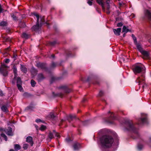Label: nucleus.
Listing matches in <instances>:
<instances>
[{"label":"nucleus","mask_w":151,"mask_h":151,"mask_svg":"<svg viewBox=\"0 0 151 151\" xmlns=\"http://www.w3.org/2000/svg\"><path fill=\"white\" fill-rule=\"evenodd\" d=\"M130 31L125 26L123 27L122 29V32L125 33H127L128 32Z\"/></svg>","instance_id":"nucleus-22"},{"label":"nucleus","mask_w":151,"mask_h":151,"mask_svg":"<svg viewBox=\"0 0 151 151\" xmlns=\"http://www.w3.org/2000/svg\"><path fill=\"white\" fill-rule=\"evenodd\" d=\"M44 21L43 19V18H41V22H40V24L41 25L43 24Z\"/></svg>","instance_id":"nucleus-46"},{"label":"nucleus","mask_w":151,"mask_h":151,"mask_svg":"<svg viewBox=\"0 0 151 151\" xmlns=\"http://www.w3.org/2000/svg\"><path fill=\"white\" fill-rule=\"evenodd\" d=\"M87 3L90 6H91L92 5V2L89 0L88 1Z\"/></svg>","instance_id":"nucleus-43"},{"label":"nucleus","mask_w":151,"mask_h":151,"mask_svg":"<svg viewBox=\"0 0 151 151\" xmlns=\"http://www.w3.org/2000/svg\"><path fill=\"white\" fill-rule=\"evenodd\" d=\"M51 57L54 58V55L53 54L51 56Z\"/></svg>","instance_id":"nucleus-57"},{"label":"nucleus","mask_w":151,"mask_h":151,"mask_svg":"<svg viewBox=\"0 0 151 151\" xmlns=\"http://www.w3.org/2000/svg\"><path fill=\"white\" fill-rule=\"evenodd\" d=\"M35 121L36 122L38 123L41 121V120L40 119H38L36 120Z\"/></svg>","instance_id":"nucleus-47"},{"label":"nucleus","mask_w":151,"mask_h":151,"mask_svg":"<svg viewBox=\"0 0 151 151\" xmlns=\"http://www.w3.org/2000/svg\"><path fill=\"white\" fill-rule=\"evenodd\" d=\"M125 130L131 131L137 136H139L138 129L134 126L132 121H131L127 122L126 124V127Z\"/></svg>","instance_id":"nucleus-2"},{"label":"nucleus","mask_w":151,"mask_h":151,"mask_svg":"<svg viewBox=\"0 0 151 151\" xmlns=\"http://www.w3.org/2000/svg\"><path fill=\"white\" fill-rule=\"evenodd\" d=\"M20 69L24 73H26L27 72V69L23 65H21Z\"/></svg>","instance_id":"nucleus-17"},{"label":"nucleus","mask_w":151,"mask_h":151,"mask_svg":"<svg viewBox=\"0 0 151 151\" xmlns=\"http://www.w3.org/2000/svg\"><path fill=\"white\" fill-rule=\"evenodd\" d=\"M31 83L32 86V87H34L35 86L36 84V83L34 80H32L31 81Z\"/></svg>","instance_id":"nucleus-31"},{"label":"nucleus","mask_w":151,"mask_h":151,"mask_svg":"<svg viewBox=\"0 0 151 151\" xmlns=\"http://www.w3.org/2000/svg\"><path fill=\"white\" fill-rule=\"evenodd\" d=\"M141 52L143 55L144 58H146L149 57V54L148 52L143 50Z\"/></svg>","instance_id":"nucleus-16"},{"label":"nucleus","mask_w":151,"mask_h":151,"mask_svg":"<svg viewBox=\"0 0 151 151\" xmlns=\"http://www.w3.org/2000/svg\"><path fill=\"white\" fill-rule=\"evenodd\" d=\"M143 148V146L141 145H139L137 146V149L139 151H140Z\"/></svg>","instance_id":"nucleus-27"},{"label":"nucleus","mask_w":151,"mask_h":151,"mask_svg":"<svg viewBox=\"0 0 151 151\" xmlns=\"http://www.w3.org/2000/svg\"><path fill=\"white\" fill-rule=\"evenodd\" d=\"M76 117V116L75 115L70 114L69 115V117L67 118V119L70 121V119L72 120L73 118H75Z\"/></svg>","instance_id":"nucleus-24"},{"label":"nucleus","mask_w":151,"mask_h":151,"mask_svg":"<svg viewBox=\"0 0 151 151\" xmlns=\"http://www.w3.org/2000/svg\"><path fill=\"white\" fill-rule=\"evenodd\" d=\"M22 37L25 38L27 39L28 38V35L25 33H24L22 34Z\"/></svg>","instance_id":"nucleus-37"},{"label":"nucleus","mask_w":151,"mask_h":151,"mask_svg":"<svg viewBox=\"0 0 151 151\" xmlns=\"http://www.w3.org/2000/svg\"><path fill=\"white\" fill-rule=\"evenodd\" d=\"M106 4H107V8L108 9H110V6L109 5V4L110 2V0H106Z\"/></svg>","instance_id":"nucleus-33"},{"label":"nucleus","mask_w":151,"mask_h":151,"mask_svg":"<svg viewBox=\"0 0 151 151\" xmlns=\"http://www.w3.org/2000/svg\"><path fill=\"white\" fill-rule=\"evenodd\" d=\"M63 88H65V91L66 93H69L70 91V89L67 87H64Z\"/></svg>","instance_id":"nucleus-28"},{"label":"nucleus","mask_w":151,"mask_h":151,"mask_svg":"<svg viewBox=\"0 0 151 151\" xmlns=\"http://www.w3.org/2000/svg\"><path fill=\"white\" fill-rule=\"evenodd\" d=\"M32 138L31 137L29 136L26 139V141L28 142L31 143V145L32 146L33 145V143L32 141Z\"/></svg>","instance_id":"nucleus-18"},{"label":"nucleus","mask_w":151,"mask_h":151,"mask_svg":"<svg viewBox=\"0 0 151 151\" xmlns=\"http://www.w3.org/2000/svg\"><path fill=\"white\" fill-rule=\"evenodd\" d=\"M55 135L58 137H59V134L56 133L55 131H53V132H50L48 135V137L50 139H52L54 138V136Z\"/></svg>","instance_id":"nucleus-10"},{"label":"nucleus","mask_w":151,"mask_h":151,"mask_svg":"<svg viewBox=\"0 0 151 151\" xmlns=\"http://www.w3.org/2000/svg\"><path fill=\"white\" fill-rule=\"evenodd\" d=\"M107 9L108 10V11L106 12V13L108 14H109L110 13V12L109 10V9Z\"/></svg>","instance_id":"nucleus-53"},{"label":"nucleus","mask_w":151,"mask_h":151,"mask_svg":"<svg viewBox=\"0 0 151 151\" xmlns=\"http://www.w3.org/2000/svg\"><path fill=\"white\" fill-rule=\"evenodd\" d=\"M139 123H145L147 122V119L146 115L144 114H141V117L139 119Z\"/></svg>","instance_id":"nucleus-7"},{"label":"nucleus","mask_w":151,"mask_h":151,"mask_svg":"<svg viewBox=\"0 0 151 151\" xmlns=\"http://www.w3.org/2000/svg\"><path fill=\"white\" fill-rule=\"evenodd\" d=\"M126 33H125V32H124V33L123 34V37H125V35H126V34H126Z\"/></svg>","instance_id":"nucleus-56"},{"label":"nucleus","mask_w":151,"mask_h":151,"mask_svg":"<svg viewBox=\"0 0 151 151\" xmlns=\"http://www.w3.org/2000/svg\"><path fill=\"white\" fill-rule=\"evenodd\" d=\"M14 148L16 151H17L21 149V147L19 145L16 144L14 145Z\"/></svg>","instance_id":"nucleus-23"},{"label":"nucleus","mask_w":151,"mask_h":151,"mask_svg":"<svg viewBox=\"0 0 151 151\" xmlns=\"http://www.w3.org/2000/svg\"><path fill=\"white\" fill-rule=\"evenodd\" d=\"M4 131L8 135L12 136L13 135L12 128L10 127H9L7 129H5Z\"/></svg>","instance_id":"nucleus-11"},{"label":"nucleus","mask_w":151,"mask_h":151,"mask_svg":"<svg viewBox=\"0 0 151 151\" xmlns=\"http://www.w3.org/2000/svg\"><path fill=\"white\" fill-rule=\"evenodd\" d=\"M70 139L69 138H67L65 139V140L67 142H68L70 141Z\"/></svg>","instance_id":"nucleus-52"},{"label":"nucleus","mask_w":151,"mask_h":151,"mask_svg":"<svg viewBox=\"0 0 151 151\" xmlns=\"http://www.w3.org/2000/svg\"><path fill=\"white\" fill-rule=\"evenodd\" d=\"M86 101V99H83V102H84V101Z\"/></svg>","instance_id":"nucleus-60"},{"label":"nucleus","mask_w":151,"mask_h":151,"mask_svg":"<svg viewBox=\"0 0 151 151\" xmlns=\"http://www.w3.org/2000/svg\"><path fill=\"white\" fill-rule=\"evenodd\" d=\"M25 24L24 25V26H21V27H25Z\"/></svg>","instance_id":"nucleus-61"},{"label":"nucleus","mask_w":151,"mask_h":151,"mask_svg":"<svg viewBox=\"0 0 151 151\" xmlns=\"http://www.w3.org/2000/svg\"><path fill=\"white\" fill-rule=\"evenodd\" d=\"M45 78V77L42 73L39 74L37 77V80L38 82H40Z\"/></svg>","instance_id":"nucleus-15"},{"label":"nucleus","mask_w":151,"mask_h":151,"mask_svg":"<svg viewBox=\"0 0 151 151\" xmlns=\"http://www.w3.org/2000/svg\"><path fill=\"white\" fill-rule=\"evenodd\" d=\"M3 95V92L1 91H0V96H2Z\"/></svg>","instance_id":"nucleus-50"},{"label":"nucleus","mask_w":151,"mask_h":151,"mask_svg":"<svg viewBox=\"0 0 151 151\" xmlns=\"http://www.w3.org/2000/svg\"><path fill=\"white\" fill-rule=\"evenodd\" d=\"M34 15L36 16L37 18V24L36 25L34 26L32 28L33 30L36 31L38 30L40 28V26L39 24V16L38 14L35 13Z\"/></svg>","instance_id":"nucleus-5"},{"label":"nucleus","mask_w":151,"mask_h":151,"mask_svg":"<svg viewBox=\"0 0 151 151\" xmlns=\"http://www.w3.org/2000/svg\"><path fill=\"white\" fill-rule=\"evenodd\" d=\"M11 16L14 20L16 21L17 20V18L13 14H11Z\"/></svg>","instance_id":"nucleus-30"},{"label":"nucleus","mask_w":151,"mask_h":151,"mask_svg":"<svg viewBox=\"0 0 151 151\" xmlns=\"http://www.w3.org/2000/svg\"><path fill=\"white\" fill-rule=\"evenodd\" d=\"M97 3L100 5H101L102 7V10L104 11H105V8L104 7V0H96Z\"/></svg>","instance_id":"nucleus-12"},{"label":"nucleus","mask_w":151,"mask_h":151,"mask_svg":"<svg viewBox=\"0 0 151 151\" xmlns=\"http://www.w3.org/2000/svg\"><path fill=\"white\" fill-rule=\"evenodd\" d=\"M35 127L37 129L38 128V126H37L36 125Z\"/></svg>","instance_id":"nucleus-58"},{"label":"nucleus","mask_w":151,"mask_h":151,"mask_svg":"<svg viewBox=\"0 0 151 151\" xmlns=\"http://www.w3.org/2000/svg\"><path fill=\"white\" fill-rule=\"evenodd\" d=\"M136 81L137 83H139V85L144 84L142 86V87L143 88H144L147 86L146 84H145L144 79L141 78L140 77H138L136 80Z\"/></svg>","instance_id":"nucleus-8"},{"label":"nucleus","mask_w":151,"mask_h":151,"mask_svg":"<svg viewBox=\"0 0 151 151\" xmlns=\"http://www.w3.org/2000/svg\"><path fill=\"white\" fill-rule=\"evenodd\" d=\"M135 45H136L137 47L138 50L141 52L142 50H143L142 48L141 47V45L137 43H137H135Z\"/></svg>","instance_id":"nucleus-19"},{"label":"nucleus","mask_w":151,"mask_h":151,"mask_svg":"<svg viewBox=\"0 0 151 151\" xmlns=\"http://www.w3.org/2000/svg\"><path fill=\"white\" fill-rule=\"evenodd\" d=\"M131 16L132 18H134L135 17V15L134 14H131Z\"/></svg>","instance_id":"nucleus-51"},{"label":"nucleus","mask_w":151,"mask_h":151,"mask_svg":"<svg viewBox=\"0 0 151 151\" xmlns=\"http://www.w3.org/2000/svg\"><path fill=\"white\" fill-rule=\"evenodd\" d=\"M56 43V42L55 41H54L52 42H51L50 43V45H51L53 46Z\"/></svg>","instance_id":"nucleus-40"},{"label":"nucleus","mask_w":151,"mask_h":151,"mask_svg":"<svg viewBox=\"0 0 151 151\" xmlns=\"http://www.w3.org/2000/svg\"><path fill=\"white\" fill-rule=\"evenodd\" d=\"M132 69L134 73L136 74L145 71V68L143 64L141 63H138L133 67Z\"/></svg>","instance_id":"nucleus-3"},{"label":"nucleus","mask_w":151,"mask_h":151,"mask_svg":"<svg viewBox=\"0 0 151 151\" xmlns=\"http://www.w3.org/2000/svg\"><path fill=\"white\" fill-rule=\"evenodd\" d=\"M56 66V64L55 63H52V67H54Z\"/></svg>","instance_id":"nucleus-49"},{"label":"nucleus","mask_w":151,"mask_h":151,"mask_svg":"<svg viewBox=\"0 0 151 151\" xmlns=\"http://www.w3.org/2000/svg\"><path fill=\"white\" fill-rule=\"evenodd\" d=\"M103 93H104L103 91H100L98 95L99 96H103Z\"/></svg>","instance_id":"nucleus-39"},{"label":"nucleus","mask_w":151,"mask_h":151,"mask_svg":"<svg viewBox=\"0 0 151 151\" xmlns=\"http://www.w3.org/2000/svg\"><path fill=\"white\" fill-rule=\"evenodd\" d=\"M31 72L32 73L35 74L37 73V71L35 68L33 67L31 69Z\"/></svg>","instance_id":"nucleus-29"},{"label":"nucleus","mask_w":151,"mask_h":151,"mask_svg":"<svg viewBox=\"0 0 151 151\" xmlns=\"http://www.w3.org/2000/svg\"><path fill=\"white\" fill-rule=\"evenodd\" d=\"M22 83L21 79L19 77H18L17 79V86L18 89L20 91L22 90Z\"/></svg>","instance_id":"nucleus-9"},{"label":"nucleus","mask_w":151,"mask_h":151,"mask_svg":"<svg viewBox=\"0 0 151 151\" xmlns=\"http://www.w3.org/2000/svg\"><path fill=\"white\" fill-rule=\"evenodd\" d=\"M33 108H34V107L32 106H29L27 107V109H32Z\"/></svg>","instance_id":"nucleus-41"},{"label":"nucleus","mask_w":151,"mask_h":151,"mask_svg":"<svg viewBox=\"0 0 151 151\" xmlns=\"http://www.w3.org/2000/svg\"><path fill=\"white\" fill-rule=\"evenodd\" d=\"M110 117L112 119H114V115L112 113H111V116H110Z\"/></svg>","instance_id":"nucleus-48"},{"label":"nucleus","mask_w":151,"mask_h":151,"mask_svg":"<svg viewBox=\"0 0 151 151\" xmlns=\"http://www.w3.org/2000/svg\"><path fill=\"white\" fill-rule=\"evenodd\" d=\"M1 109L2 111L4 112H7V109L6 107L4 106H3L1 108Z\"/></svg>","instance_id":"nucleus-26"},{"label":"nucleus","mask_w":151,"mask_h":151,"mask_svg":"<svg viewBox=\"0 0 151 151\" xmlns=\"http://www.w3.org/2000/svg\"><path fill=\"white\" fill-rule=\"evenodd\" d=\"M46 128V127L44 125H42L41 126V127L40 128V129L42 131L43 130L45 129Z\"/></svg>","instance_id":"nucleus-34"},{"label":"nucleus","mask_w":151,"mask_h":151,"mask_svg":"<svg viewBox=\"0 0 151 151\" xmlns=\"http://www.w3.org/2000/svg\"><path fill=\"white\" fill-rule=\"evenodd\" d=\"M64 121V120L62 119V120H61V122L63 121Z\"/></svg>","instance_id":"nucleus-62"},{"label":"nucleus","mask_w":151,"mask_h":151,"mask_svg":"<svg viewBox=\"0 0 151 151\" xmlns=\"http://www.w3.org/2000/svg\"><path fill=\"white\" fill-rule=\"evenodd\" d=\"M1 136L2 137H3L5 141L7 140V138L6 136L4 134H1Z\"/></svg>","instance_id":"nucleus-36"},{"label":"nucleus","mask_w":151,"mask_h":151,"mask_svg":"<svg viewBox=\"0 0 151 151\" xmlns=\"http://www.w3.org/2000/svg\"><path fill=\"white\" fill-rule=\"evenodd\" d=\"M101 142L102 146L104 147H109L112 145L114 142L113 138L109 135L104 136L101 138Z\"/></svg>","instance_id":"nucleus-1"},{"label":"nucleus","mask_w":151,"mask_h":151,"mask_svg":"<svg viewBox=\"0 0 151 151\" xmlns=\"http://www.w3.org/2000/svg\"><path fill=\"white\" fill-rule=\"evenodd\" d=\"M9 67L5 64H2L0 68V73L4 76H6L8 74V70Z\"/></svg>","instance_id":"nucleus-4"},{"label":"nucleus","mask_w":151,"mask_h":151,"mask_svg":"<svg viewBox=\"0 0 151 151\" xmlns=\"http://www.w3.org/2000/svg\"><path fill=\"white\" fill-rule=\"evenodd\" d=\"M3 9L2 8L0 4V13L3 12Z\"/></svg>","instance_id":"nucleus-45"},{"label":"nucleus","mask_w":151,"mask_h":151,"mask_svg":"<svg viewBox=\"0 0 151 151\" xmlns=\"http://www.w3.org/2000/svg\"><path fill=\"white\" fill-rule=\"evenodd\" d=\"M150 76H151V73H150Z\"/></svg>","instance_id":"nucleus-64"},{"label":"nucleus","mask_w":151,"mask_h":151,"mask_svg":"<svg viewBox=\"0 0 151 151\" xmlns=\"http://www.w3.org/2000/svg\"><path fill=\"white\" fill-rule=\"evenodd\" d=\"M132 36L133 39V40H134L135 44V43H137V41L136 37L133 34H132Z\"/></svg>","instance_id":"nucleus-32"},{"label":"nucleus","mask_w":151,"mask_h":151,"mask_svg":"<svg viewBox=\"0 0 151 151\" xmlns=\"http://www.w3.org/2000/svg\"><path fill=\"white\" fill-rule=\"evenodd\" d=\"M6 22L5 21H2L0 23V25L1 26H5L6 24Z\"/></svg>","instance_id":"nucleus-35"},{"label":"nucleus","mask_w":151,"mask_h":151,"mask_svg":"<svg viewBox=\"0 0 151 151\" xmlns=\"http://www.w3.org/2000/svg\"><path fill=\"white\" fill-rule=\"evenodd\" d=\"M13 72L14 74V78H15L17 76V68L16 66L15 65H14L13 66Z\"/></svg>","instance_id":"nucleus-20"},{"label":"nucleus","mask_w":151,"mask_h":151,"mask_svg":"<svg viewBox=\"0 0 151 151\" xmlns=\"http://www.w3.org/2000/svg\"><path fill=\"white\" fill-rule=\"evenodd\" d=\"M10 60L8 59H5V62L6 63H8L9 62Z\"/></svg>","instance_id":"nucleus-44"},{"label":"nucleus","mask_w":151,"mask_h":151,"mask_svg":"<svg viewBox=\"0 0 151 151\" xmlns=\"http://www.w3.org/2000/svg\"><path fill=\"white\" fill-rule=\"evenodd\" d=\"M49 117L51 119H54L55 117V115L53 113H51L48 115Z\"/></svg>","instance_id":"nucleus-25"},{"label":"nucleus","mask_w":151,"mask_h":151,"mask_svg":"<svg viewBox=\"0 0 151 151\" xmlns=\"http://www.w3.org/2000/svg\"><path fill=\"white\" fill-rule=\"evenodd\" d=\"M123 25V24L122 23H119L117 24V26L118 27H121Z\"/></svg>","instance_id":"nucleus-42"},{"label":"nucleus","mask_w":151,"mask_h":151,"mask_svg":"<svg viewBox=\"0 0 151 151\" xmlns=\"http://www.w3.org/2000/svg\"><path fill=\"white\" fill-rule=\"evenodd\" d=\"M28 147V145L27 144H24L23 145V148L24 150H26L27 149Z\"/></svg>","instance_id":"nucleus-38"},{"label":"nucleus","mask_w":151,"mask_h":151,"mask_svg":"<svg viewBox=\"0 0 151 151\" xmlns=\"http://www.w3.org/2000/svg\"><path fill=\"white\" fill-rule=\"evenodd\" d=\"M121 28H118L116 29H114L113 32L116 35H119L121 32Z\"/></svg>","instance_id":"nucleus-14"},{"label":"nucleus","mask_w":151,"mask_h":151,"mask_svg":"<svg viewBox=\"0 0 151 151\" xmlns=\"http://www.w3.org/2000/svg\"><path fill=\"white\" fill-rule=\"evenodd\" d=\"M149 42L151 44V38L148 40Z\"/></svg>","instance_id":"nucleus-55"},{"label":"nucleus","mask_w":151,"mask_h":151,"mask_svg":"<svg viewBox=\"0 0 151 151\" xmlns=\"http://www.w3.org/2000/svg\"><path fill=\"white\" fill-rule=\"evenodd\" d=\"M145 16L142 17L143 19H144L145 17H147L150 20V23H151V11L150 10L146 9L144 12Z\"/></svg>","instance_id":"nucleus-6"},{"label":"nucleus","mask_w":151,"mask_h":151,"mask_svg":"<svg viewBox=\"0 0 151 151\" xmlns=\"http://www.w3.org/2000/svg\"><path fill=\"white\" fill-rule=\"evenodd\" d=\"M16 56H15V55H14V57H16Z\"/></svg>","instance_id":"nucleus-63"},{"label":"nucleus","mask_w":151,"mask_h":151,"mask_svg":"<svg viewBox=\"0 0 151 151\" xmlns=\"http://www.w3.org/2000/svg\"><path fill=\"white\" fill-rule=\"evenodd\" d=\"M37 66L39 68H40L42 70L46 69V65L44 63H38L37 64Z\"/></svg>","instance_id":"nucleus-13"},{"label":"nucleus","mask_w":151,"mask_h":151,"mask_svg":"<svg viewBox=\"0 0 151 151\" xmlns=\"http://www.w3.org/2000/svg\"><path fill=\"white\" fill-rule=\"evenodd\" d=\"M9 151H14L13 149H11Z\"/></svg>","instance_id":"nucleus-59"},{"label":"nucleus","mask_w":151,"mask_h":151,"mask_svg":"<svg viewBox=\"0 0 151 151\" xmlns=\"http://www.w3.org/2000/svg\"><path fill=\"white\" fill-rule=\"evenodd\" d=\"M80 147V145L78 143H75L73 145V147L75 150H78Z\"/></svg>","instance_id":"nucleus-21"},{"label":"nucleus","mask_w":151,"mask_h":151,"mask_svg":"<svg viewBox=\"0 0 151 151\" xmlns=\"http://www.w3.org/2000/svg\"><path fill=\"white\" fill-rule=\"evenodd\" d=\"M6 41H9L10 40L9 38L6 37Z\"/></svg>","instance_id":"nucleus-54"}]
</instances>
